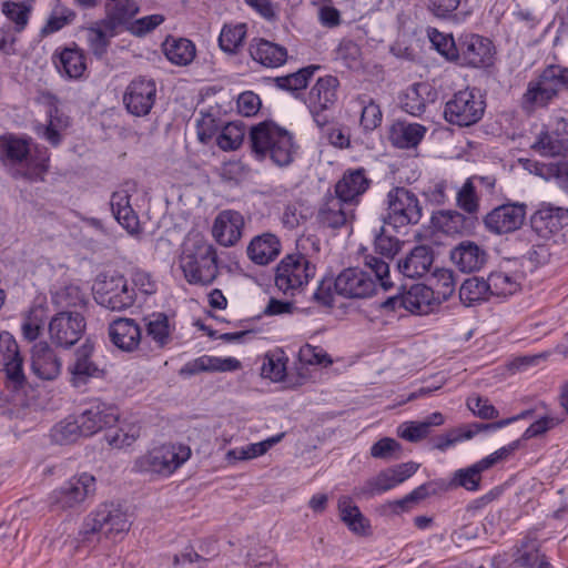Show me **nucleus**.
Returning <instances> with one entry per match:
<instances>
[{
  "label": "nucleus",
  "instance_id": "nucleus-1",
  "mask_svg": "<svg viewBox=\"0 0 568 568\" xmlns=\"http://www.w3.org/2000/svg\"><path fill=\"white\" fill-rule=\"evenodd\" d=\"M30 140L14 134L0 136V161L14 179L43 181L49 169V154L47 149H36L32 153Z\"/></svg>",
  "mask_w": 568,
  "mask_h": 568
},
{
  "label": "nucleus",
  "instance_id": "nucleus-2",
  "mask_svg": "<svg viewBox=\"0 0 568 568\" xmlns=\"http://www.w3.org/2000/svg\"><path fill=\"white\" fill-rule=\"evenodd\" d=\"M365 266L343 270L335 278V292L347 298H367L374 295L378 287L386 291L393 286L389 264L383 258L367 256Z\"/></svg>",
  "mask_w": 568,
  "mask_h": 568
},
{
  "label": "nucleus",
  "instance_id": "nucleus-3",
  "mask_svg": "<svg viewBox=\"0 0 568 568\" xmlns=\"http://www.w3.org/2000/svg\"><path fill=\"white\" fill-rule=\"evenodd\" d=\"M180 267L191 285L207 286L219 275L215 247L203 237L195 236L183 244Z\"/></svg>",
  "mask_w": 568,
  "mask_h": 568
},
{
  "label": "nucleus",
  "instance_id": "nucleus-4",
  "mask_svg": "<svg viewBox=\"0 0 568 568\" xmlns=\"http://www.w3.org/2000/svg\"><path fill=\"white\" fill-rule=\"evenodd\" d=\"M130 526L129 516L120 504L101 503L83 519L79 541H93L99 534L114 538L129 531Z\"/></svg>",
  "mask_w": 568,
  "mask_h": 568
},
{
  "label": "nucleus",
  "instance_id": "nucleus-5",
  "mask_svg": "<svg viewBox=\"0 0 568 568\" xmlns=\"http://www.w3.org/2000/svg\"><path fill=\"white\" fill-rule=\"evenodd\" d=\"M190 456L191 449L187 446L164 444L138 457L133 464V471L168 477L181 467Z\"/></svg>",
  "mask_w": 568,
  "mask_h": 568
},
{
  "label": "nucleus",
  "instance_id": "nucleus-6",
  "mask_svg": "<svg viewBox=\"0 0 568 568\" xmlns=\"http://www.w3.org/2000/svg\"><path fill=\"white\" fill-rule=\"evenodd\" d=\"M97 304L112 311L122 312L132 307L136 301V292L129 285L124 275L100 274L92 287Z\"/></svg>",
  "mask_w": 568,
  "mask_h": 568
},
{
  "label": "nucleus",
  "instance_id": "nucleus-7",
  "mask_svg": "<svg viewBox=\"0 0 568 568\" xmlns=\"http://www.w3.org/2000/svg\"><path fill=\"white\" fill-rule=\"evenodd\" d=\"M97 491V479L89 473L72 476L48 496L51 510L67 511L79 509Z\"/></svg>",
  "mask_w": 568,
  "mask_h": 568
},
{
  "label": "nucleus",
  "instance_id": "nucleus-8",
  "mask_svg": "<svg viewBox=\"0 0 568 568\" xmlns=\"http://www.w3.org/2000/svg\"><path fill=\"white\" fill-rule=\"evenodd\" d=\"M486 100L477 88L455 92L444 108V119L457 126H470L479 122L485 113Z\"/></svg>",
  "mask_w": 568,
  "mask_h": 568
},
{
  "label": "nucleus",
  "instance_id": "nucleus-9",
  "mask_svg": "<svg viewBox=\"0 0 568 568\" xmlns=\"http://www.w3.org/2000/svg\"><path fill=\"white\" fill-rule=\"evenodd\" d=\"M568 90V68L548 65L528 83L523 97L525 108L546 106L560 91Z\"/></svg>",
  "mask_w": 568,
  "mask_h": 568
},
{
  "label": "nucleus",
  "instance_id": "nucleus-10",
  "mask_svg": "<svg viewBox=\"0 0 568 568\" xmlns=\"http://www.w3.org/2000/svg\"><path fill=\"white\" fill-rule=\"evenodd\" d=\"M422 219V206L417 195L403 186L393 187L386 195L384 224L400 229L417 224Z\"/></svg>",
  "mask_w": 568,
  "mask_h": 568
},
{
  "label": "nucleus",
  "instance_id": "nucleus-11",
  "mask_svg": "<svg viewBox=\"0 0 568 568\" xmlns=\"http://www.w3.org/2000/svg\"><path fill=\"white\" fill-rule=\"evenodd\" d=\"M496 49L493 41L477 33L458 37L456 64L463 68L487 69L494 64Z\"/></svg>",
  "mask_w": 568,
  "mask_h": 568
},
{
  "label": "nucleus",
  "instance_id": "nucleus-12",
  "mask_svg": "<svg viewBox=\"0 0 568 568\" xmlns=\"http://www.w3.org/2000/svg\"><path fill=\"white\" fill-rule=\"evenodd\" d=\"M297 254L286 255V292L303 288L314 275L315 267L307 260L308 251L317 252L318 246L311 236L296 240Z\"/></svg>",
  "mask_w": 568,
  "mask_h": 568
},
{
  "label": "nucleus",
  "instance_id": "nucleus-13",
  "mask_svg": "<svg viewBox=\"0 0 568 568\" xmlns=\"http://www.w3.org/2000/svg\"><path fill=\"white\" fill-rule=\"evenodd\" d=\"M284 139V129L271 121H264L251 129L250 140L255 153L270 159L278 166L284 165V150L282 142Z\"/></svg>",
  "mask_w": 568,
  "mask_h": 568
},
{
  "label": "nucleus",
  "instance_id": "nucleus-14",
  "mask_svg": "<svg viewBox=\"0 0 568 568\" xmlns=\"http://www.w3.org/2000/svg\"><path fill=\"white\" fill-rule=\"evenodd\" d=\"M339 81L334 75L318 78L305 101L315 123L324 126L328 122V116L324 113L331 109L337 101V89Z\"/></svg>",
  "mask_w": 568,
  "mask_h": 568
},
{
  "label": "nucleus",
  "instance_id": "nucleus-15",
  "mask_svg": "<svg viewBox=\"0 0 568 568\" xmlns=\"http://www.w3.org/2000/svg\"><path fill=\"white\" fill-rule=\"evenodd\" d=\"M434 291L424 284H414L408 291L388 297L382 308L389 312L404 310L410 314L424 315L432 311Z\"/></svg>",
  "mask_w": 568,
  "mask_h": 568
},
{
  "label": "nucleus",
  "instance_id": "nucleus-16",
  "mask_svg": "<svg viewBox=\"0 0 568 568\" xmlns=\"http://www.w3.org/2000/svg\"><path fill=\"white\" fill-rule=\"evenodd\" d=\"M85 331V318L81 313L62 311L49 322L51 341L60 347L69 348L82 337Z\"/></svg>",
  "mask_w": 568,
  "mask_h": 568
},
{
  "label": "nucleus",
  "instance_id": "nucleus-17",
  "mask_svg": "<svg viewBox=\"0 0 568 568\" xmlns=\"http://www.w3.org/2000/svg\"><path fill=\"white\" fill-rule=\"evenodd\" d=\"M155 98L156 84L154 80L139 77L126 87L123 103L129 113L135 116H144L153 108Z\"/></svg>",
  "mask_w": 568,
  "mask_h": 568
},
{
  "label": "nucleus",
  "instance_id": "nucleus-18",
  "mask_svg": "<svg viewBox=\"0 0 568 568\" xmlns=\"http://www.w3.org/2000/svg\"><path fill=\"white\" fill-rule=\"evenodd\" d=\"M41 102L48 106V122L36 128L37 134L48 141L52 146H58L62 141L61 131L65 130L70 120L60 109L59 99L51 92H42Z\"/></svg>",
  "mask_w": 568,
  "mask_h": 568
},
{
  "label": "nucleus",
  "instance_id": "nucleus-19",
  "mask_svg": "<svg viewBox=\"0 0 568 568\" xmlns=\"http://www.w3.org/2000/svg\"><path fill=\"white\" fill-rule=\"evenodd\" d=\"M0 371H4L9 383L14 389L22 387L26 382L23 359L18 344L9 332L0 333Z\"/></svg>",
  "mask_w": 568,
  "mask_h": 568
},
{
  "label": "nucleus",
  "instance_id": "nucleus-20",
  "mask_svg": "<svg viewBox=\"0 0 568 568\" xmlns=\"http://www.w3.org/2000/svg\"><path fill=\"white\" fill-rule=\"evenodd\" d=\"M372 180L364 168L348 169L334 186L335 196L351 206H357L371 187Z\"/></svg>",
  "mask_w": 568,
  "mask_h": 568
},
{
  "label": "nucleus",
  "instance_id": "nucleus-21",
  "mask_svg": "<svg viewBox=\"0 0 568 568\" xmlns=\"http://www.w3.org/2000/svg\"><path fill=\"white\" fill-rule=\"evenodd\" d=\"M526 216V205L507 203L491 210L484 219L485 226L493 233L506 234L518 230Z\"/></svg>",
  "mask_w": 568,
  "mask_h": 568
},
{
  "label": "nucleus",
  "instance_id": "nucleus-22",
  "mask_svg": "<svg viewBox=\"0 0 568 568\" xmlns=\"http://www.w3.org/2000/svg\"><path fill=\"white\" fill-rule=\"evenodd\" d=\"M530 225L539 237L548 240L568 225V209L541 203L532 214Z\"/></svg>",
  "mask_w": 568,
  "mask_h": 568
},
{
  "label": "nucleus",
  "instance_id": "nucleus-23",
  "mask_svg": "<svg viewBox=\"0 0 568 568\" xmlns=\"http://www.w3.org/2000/svg\"><path fill=\"white\" fill-rule=\"evenodd\" d=\"M118 417L115 407L101 400L92 402L79 416L82 436L89 437L104 428H111Z\"/></svg>",
  "mask_w": 568,
  "mask_h": 568
},
{
  "label": "nucleus",
  "instance_id": "nucleus-24",
  "mask_svg": "<svg viewBox=\"0 0 568 568\" xmlns=\"http://www.w3.org/2000/svg\"><path fill=\"white\" fill-rule=\"evenodd\" d=\"M243 227L244 219L240 212L224 210L214 220L212 235L220 245L230 247L240 241Z\"/></svg>",
  "mask_w": 568,
  "mask_h": 568
},
{
  "label": "nucleus",
  "instance_id": "nucleus-25",
  "mask_svg": "<svg viewBox=\"0 0 568 568\" xmlns=\"http://www.w3.org/2000/svg\"><path fill=\"white\" fill-rule=\"evenodd\" d=\"M111 343L123 352L138 349L142 342V328L133 318L119 317L108 327Z\"/></svg>",
  "mask_w": 568,
  "mask_h": 568
},
{
  "label": "nucleus",
  "instance_id": "nucleus-26",
  "mask_svg": "<svg viewBox=\"0 0 568 568\" xmlns=\"http://www.w3.org/2000/svg\"><path fill=\"white\" fill-rule=\"evenodd\" d=\"M298 358L301 367H296L294 372L286 371V388L302 385L310 377L308 368L305 365L327 367L333 363L331 356L323 348L308 344L300 348Z\"/></svg>",
  "mask_w": 568,
  "mask_h": 568
},
{
  "label": "nucleus",
  "instance_id": "nucleus-27",
  "mask_svg": "<svg viewBox=\"0 0 568 568\" xmlns=\"http://www.w3.org/2000/svg\"><path fill=\"white\" fill-rule=\"evenodd\" d=\"M335 195H328L317 212V222L322 227L337 230L355 219L354 209Z\"/></svg>",
  "mask_w": 568,
  "mask_h": 568
},
{
  "label": "nucleus",
  "instance_id": "nucleus-28",
  "mask_svg": "<svg viewBox=\"0 0 568 568\" xmlns=\"http://www.w3.org/2000/svg\"><path fill=\"white\" fill-rule=\"evenodd\" d=\"M486 251L473 241H463L450 251L454 265L464 273H474L487 262Z\"/></svg>",
  "mask_w": 568,
  "mask_h": 568
},
{
  "label": "nucleus",
  "instance_id": "nucleus-29",
  "mask_svg": "<svg viewBox=\"0 0 568 568\" xmlns=\"http://www.w3.org/2000/svg\"><path fill=\"white\" fill-rule=\"evenodd\" d=\"M31 368L41 379H54L61 371V362L47 342H39L31 349Z\"/></svg>",
  "mask_w": 568,
  "mask_h": 568
},
{
  "label": "nucleus",
  "instance_id": "nucleus-30",
  "mask_svg": "<svg viewBox=\"0 0 568 568\" xmlns=\"http://www.w3.org/2000/svg\"><path fill=\"white\" fill-rule=\"evenodd\" d=\"M437 92L427 82L414 83L406 89L400 98L402 109L413 115L420 116L428 103L435 102Z\"/></svg>",
  "mask_w": 568,
  "mask_h": 568
},
{
  "label": "nucleus",
  "instance_id": "nucleus-31",
  "mask_svg": "<svg viewBox=\"0 0 568 568\" xmlns=\"http://www.w3.org/2000/svg\"><path fill=\"white\" fill-rule=\"evenodd\" d=\"M53 62L59 73L69 79H80L87 70V58L82 49L65 47L53 54Z\"/></svg>",
  "mask_w": 568,
  "mask_h": 568
},
{
  "label": "nucleus",
  "instance_id": "nucleus-32",
  "mask_svg": "<svg viewBox=\"0 0 568 568\" xmlns=\"http://www.w3.org/2000/svg\"><path fill=\"white\" fill-rule=\"evenodd\" d=\"M92 347L83 345L74 354V362L69 366L71 373V384L74 387H82L89 383L91 378H100L103 376V369L91 361L90 354Z\"/></svg>",
  "mask_w": 568,
  "mask_h": 568
},
{
  "label": "nucleus",
  "instance_id": "nucleus-33",
  "mask_svg": "<svg viewBox=\"0 0 568 568\" xmlns=\"http://www.w3.org/2000/svg\"><path fill=\"white\" fill-rule=\"evenodd\" d=\"M282 244L277 236L264 233L253 237L247 245L248 258L257 265H267L281 253Z\"/></svg>",
  "mask_w": 568,
  "mask_h": 568
},
{
  "label": "nucleus",
  "instance_id": "nucleus-34",
  "mask_svg": "<svg viewBox=\"0 0 568 568\" xmlns=\"http://www.w3.org/2000/svg\"><path fill=\"white\" fill-rule=\"evenodd\" d=\"M433 262L434 253L432 247L418 245L406 257L399 260L398 270L406 277H422L429 272Z\"/></svg>",
  "mask_w": 568,
  "mask_h": 568
},
{
  "label": "nucleus",
  "instance_id": "nucleus-35",
  "mask_svg": "<svg viewBox=\"0 0 568 568\" xmlns=\"http://www.w3.org/2000/svg\"><path fill=\"white\" fill-rule=\"evenodd\" d=\"M139 12L136 2L132 0H114L105 6V17L102 19V26L109 30L128 29L131 20Z\"/></svg>",
  "mask_w": 568,
  "mask_h": 568
},
{
  "label": "nucleus",
  "instance_id": "nucleus-36",
  "mask_svg": "<svg viewBox=\"0 0 568 568\" xmlns=\"http://www.w3.org/2000/svg\"><path fill=\"white\" fill-rule=\"evenodd\" d=\"M241 367L239 359L234 357L221 358L216 356L202 355L183 365L181 375L193 376L203 372H233Z\"/></svg>",
  "mask_w": 568,
  "mask_h": 568
},
{
  "label": "nucleus",
  "instance_id": "nucleus-37",
  "mask_svg": "<svg viewBox=\"0 0 568 568\" xmlns=\"http://www.w3.org/2000/svg\"><path fill=\"white\" fill-rule=\"evenodd\" d=\"M427 128L419 123L396 121L389 129V141L398 149L416 148L424 139Z\"/></svg>",
  "mask_w": 568,
  "mask_h": 568
},
{
  "label": "nucleus",
  "instance_id": "nucleus-38",
  "mask_svg": "<svg viewBox=\"0 0 568 568\" xmlns=\"http://www.w3.org/2000/svg\"><path fill=\"white\" fill-rule=\"evenodd\" d=\"M146 338H150L159 349L166 347L172 341L174 326L165 313H153L144 318Z\"/></svg>",
  "mask_w": 568,
  "mask_h": 568
},
{
  "label": "nucleus",
  "instance_id": "nucleus-39",
  "mask_svg": "<svg viewBox=\"0 0 568 568\" xmlns=\"http://www.w3.org/2000/svg\"><path fill=\"white\" fill-rule=\"evenodd\" d=\"M341 520L357 535H366L371 528L369 521L361 513L349 496H341L337 501Z\"/></svg>",
  "mask_w": 568,
  "mask_h": 568
},
{
  "label": "nucleus",
  "instance_id": "nucleus-40",
  "mask_svg": "<svg viewBox=\"0 0 568 568\" xmlns=\"http://www.w3.org/2000/svg\"><path fill=\"white\" fill-rule=\"evenodd\" d=\"M351 105L361 112L359 125L365 132L373 131L381 125L383 113L372 97L358 94L351 101Z\"/></svg>",
  "mask_w": 568,
  "mask_h": 568
},
{
  "label": "nucleus",
  "instance_id": "nucleus-41",
  "mask_svg": "<svg viewBox=\"0 0 568 568\" xmlns=\"http://www.w3.org/2000/svg\"><path fill=\"white\" fill-rule=\"evenodd\" d=\"M162 47L166 59L175 65H189L196 55L195 44L185 38L169 37Z\"/></svg>",
  "mask_w": 568,
  "mask_h": 568
},
{
  "label": "nucleus",
  "instance_id": "nucleus-42",
  "mask_svg": "<svg viewBox=\"0 0 568 568\" xmlns=\"http://www.w3.org/2000/svg\"><path fill=\"white\" fill-rule=\"evenodd\" d=\"M536 538L523 539L519 556L514 560L511 568H552L544 554H540Z\"/></svg>",
  "mask_w": 568,
  "mask_h": 568
},
{
  "label": "nucleus",
  "instance_id": "nucleus-43",
  "mask_svg": "<svg viewBox=\"0 0 568 568\" xmlns=\"http://www.w3.org/2000/svg\"><path fill=\"white\" fill-rule=\"evenodd\" d=\"M250 54L255 61L268 68L284 63V49L264 39L255 40L251 44Z\"/></svg>",
  "mask_w": 568,
  "mask_h": 568
},
{
  "label": "nucleus",
  "instance_id": "nucleus-44",
  "mask_svg": "<svg viewBox=\"0 0 568 568\" xmlns=\"http://www.w3.org/2000/svg\"><path fill=\"white\" fill-rule=\"evenodd\" d=\"M489 284L483 277L473 276L463 282L459 287L460 302L473 306L489 300Z\"/></svg>",
  "mask_w": 568,
  "mask_h": 568
},
{
  "label": "nucleus",
  "instance_id": "nucleus-45",
  "mask_svg": "<svg viewBox=\"0 0 568 568\" xmlns=\"http://www.w3.org/2000/svg\"><path fill=\"white\" fill-rule=\"evenodd\" d=\"M432 224L445 234H462L468 229V219L457 211H439L433 214Z\"/></svg>",
  "mask_w": 568,
  "mask_h": 568
},
{
  "label": "nucleus",
  "instance_id": "nucleus-46",
  "mask_svg": "<svg viewBox=\"0 0 568 568\" xmlns=\"http://www.w3.org/2000/svg\"><path fill=\"white\" fill-rule=\"evenodd\" d=\"M115 30H109L102 26V20L87 29V41L90 51L97 59H102L110 47L111 39L115 37Z\"/></svg>",
  "mask_w": 568,
  "mask_h": 568
},
{
  "label": "nucleus",
  "instance_id": "nucleus-47",
  "mask_svg": "<svg viewBox=\"0 0 568 568\" xmlns=\"http://www.w3.org/2000/svg\"><path fill=\"white\" fill-rule=\"evenodd\" d=\"M489 469L483 459L466 467L457 469L452 478L450 485L463 487L468 491H477L480 488L481 474Z\"/></svg>",
  "mask_w": 568,
  "mask_h": 568
},
{
  "label": "nucleus",
  "instance_id": "nucleus-48",
  "mask_svg": "<svg viewBox=\"0 0 568 568\" xmlns=\"http://www.w3.org/2000/svg\"><path fill=\"white\" fill-rule=\"evenodd\" d=\"M52 303L60 308L83 306L87 296L81 287L73 283L63 284L51 292Z\"/></svg>",
  "mask_w": 568,
  "mask_h": 568
},
{
  "label": "nucleus",
  "instance_id": "nucleus-49",
  "mask_svg": "<svg viewBox=\"0 0 568 568\" xmlns=\"http://www.w3.org/2000/svg\"><path fill=\"white\" fill-rule=\"evenodd\" d=\"M427 37L432 47L448 62L456 64V54H458V39L453 34L444 33L436 28L427 29Z\"/></svg>",
  "mask_w": 568,
  "mask_h": 568
},
{
  "label": "nucleus",
  "instance_id": "nucleus-50",
  "mask_svg": "<svg viewBox=\"0 0 568 568\" xmlns=\"http://www.w3.org/2000/svg\"><path fill=\"white\" fill-rule=\"evenodd\" d=\"M245 37V23L224 24L219 36V45L225 53L234 54L243 45Z\"/></svg>",
  "mask_w": 568,
  "mask_h": 568
},
{
  "label": "nucleus",
  "instance_id": "nucleus-51",
  "mask_svg": "<svg viewBox=\"0 0 568 568\" xmlns=\"http://www.w3.org/2000/svg\"><path fill=\"white\" fill-rule=\"evenodd\" d=\"M394 487H396L394 475L390 469L387 468L367 479L361 488L355 489V495L357 497H372L386 493Z\"/></svg>",
  "mask_w": 568,
  "mask_h": 568
},
{
  "label": "nucleus",
  "instance_id": "nucleus-52",
  "mask_svg": "<svg viewBox=\"0 0 568 568\" xmlns=\"http://www.w3.org/2000/svg\"><path fill=\"white\" fill-rule=\"evenodd\" d=\"M284 434L270 437L258 443H252L244 447H236L227 452L229 460H247L264 455L273 445L278 443Z\"/></svg>",
  "mask_w": 568,
  "mask_h": 568
},
{
  "label": "nucleus",
  "instance_id": "nucleus-53",
  "mask_svg": "<svg viewBox=\"0 0 568 568\" xmlns=\"http://www.w3.org/2000/svg\"><path fill=\"white\" fill-rule=\"evenodd\" d=\"M489 284V297H507L519 291V283L516 277L505 272H491L487 278Z\"/></svg>",
  "mask_w": 568,
  "mask_h": 568
},
{
  "label": "nucleus",
  "instance_id": "nucleus-54",
  "mask_svg": "<svg viewBox=\"0 0 568 568\" xmlns=\"http://www.w3.org/2000/svg\"><path fill=\"white\" fill-rule=\"evenodd\" d=\"M141 427L136 424H128L119 428L109 429L105 440L113 448L131 446L140 437Z\"/></svg>",
  "mask_w": 568,
  "mask_h": 568
},
{
  "label": "nucleus",
  "instance_id": "nucleus-55",
  "mask_svg": "<svg viewBox=\"0 0 568 568\" xmlns=\"http://www.w3.org/2000/svg\"><path fill=\"white\" fill-rule=\"evenodd\" d=\"M245 130L242 123L229 122L216 138V144L223 151H234L243 142Z\"/></svg>",
  "mask_w": 568,
  "mask_h": 568
},
{
  "label": "nucleus",
  "instance_id": "nucleus-56",
  "mask_svg": "<svg viewBox=\"0 0 568 568\" xmlns=\"http://www.w3.org/2000/svg\"><path fill=\"white\" fill-rule=\"evenodd\" d=\"M334 54L335 60L341 61L348 69L357 68L361 64V48L351 39H343L335 49Z\"/></svg>",
  "mask_w": 568,
  "mask_h": 568
},
{
  "label": "nucleus",
  "instance_id": "nucleus-57",
  "mask_svg": "<svg viewBox=\"0 0 568 568\" xmlns=\"http://www.w3.org/2000/svg\"><path fill=\"white\" fill-rule=\"evenodd\" d=\"M531 150L541 156H556L562 151V142L554 138L547 130H542L531 144Z\"/></svg>",
  "mask_w": 568,
  "mask_h": 568
},
{
  "label": "nucleus",
  "instance_id": "nucleus-58",
  "mask_svg": "<svg viewBox=\"0 0 568 568\" xmlns=\"http://www.w3.org/2000/svg\"><path fill=\"white\" fill-rule=\"evenodd\" d=\"M79 436H82V427L79 417L73 420L67 419L59 423L53 428L52 433L53 439L61 445L73 443Z\"/></svg>",
  "mask_w": 568,
  "mask_h": 568
},
{
  "label": "nucleus",
  "instance_id": "nucleus-59",
  "mask_svg": "<svg viewBox=\"0 0 568 568\" xmlns=\"http://www.w3.org/2000/svg\"><path fill=\"white\" fill-rule=\"evenodd\" d=\"M2 13L16 24V31H22L29 20V8L21 2L6 1L2 3Z\"/></svg>",
  "mask_w": 568,
  "mask_h": 568
},
{
  "label": "nucleus",
  "instance_id": "nucleus-60",
  "mask_svg": "<svg viewBox=\"0 0 568 568\" xmlns=\"http://www.w3.org/2000/svg\"><path fill=\"white\" fill-rule=\"evenodd\" d=\"M320 68V65L311 64L291 74H286V91L295 93L306 89L308 81Z\"/></svg>",
  "mask_w": 568,
  "mask_h": 568
},
{
  "label": "nucleus",
  "instance_id": "nucleus-61",
  "mask_svg": "<svg viewBox=\"0 0 568 568\" xmlns=\"http://www.w3.org/2000/svg\"><path fill=\"white\" fill-rule=\"evenodd\" d=\"M457 205L469 214L477 213L479 209L478 197L475 186L470 179H468L462 189L457 192Z\"/></svg>",
  "mask_w": 568,
  "mask_h": 568
},
{
  "label": "nucleus",
  "instance_id": "nucleus-62",
  "mask_svg": "<svg viewBox=\"0 0 568 568\" xmlns=\"http://www.w3.org/2000/svg\"><path fill=\"white\" fill-rule=\"evenodd\" d=\"M375 251L383 256L392 258L398 251L400 242L398 239L386 233L384 226L375 235Z\"/></svg>",
  "mask_w": 568,
  "mask_h": 568
},
{
  "label": "nucleus",
  "instance_id": "nucleus-63",
  "mask_svg": "<svg viewBox=\"0 0 568 568\" xmlns=\"http://www.w3.org/2000/svg\"><path fill=\"white\" fill-rule=\"evenodd\" d=\"M559 423L560 419L550 414L540 415L537 420H535L529 425V427L526 428L524 432V438L531 439L542 436L547 432L555 428Z\"/></svg>",
  "mask_w": 568,
  "mask_h": 568
},
{
  "label": "nucleus",
  "instance_id": "nucleus-64",
  "mask_svg": "<svg viewBox=\"0 0 568 568\" xmlns=\"http://www.w3.org/2000/svg\"><path fill=\"white\" fill-rule=\"evenodd\" d=\"M131 282L134 290L136 288L146 296L153 295L158 290L156 282L151 273L141 268H135L131 272Z\"/></svg>",
  "mask_w": 568,
  "mask_h": 568
}]
</instances>
